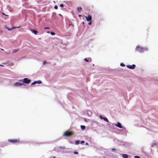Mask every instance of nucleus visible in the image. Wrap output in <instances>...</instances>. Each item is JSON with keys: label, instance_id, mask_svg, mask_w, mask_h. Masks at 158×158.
Here are the masks:
<instances>
[{"label": "nucleus", "instance_id": "f257e3e1", "mask_svg": "<svg viewBox=\"0 0 158 158\" xmlns=\"http://www.w3.org/2000/svg\"><path fill=\"white\" fill-rule=\"evenodd\" d=\"M135 50L137 52H139L141 53L145 51H147V48H142L139 46H138L136 47Z\"/></svg>", "mask_w": 158, "mask_h": 158}, {"label": "nucleus", "instance_id": "f03ea898", "mask_svg": "<svg viewBox=\"0 0 158 158\" xmlns=\"http://www.w3.org/2000/svg\"><path fill=\"white\" fill-rule=\"evenodd\" d=\"M73 134V132L72 131H66L64 133V135L67 137L70 136Z\"/></svg>", "mask_w": 158, "mask_h": 158}, {"label": "nucleus", "instance_id": "7ed1b4c3", "mask_svg": "<svg viewBox=\"0 0 158 158\" xmlns=\"http://www.w3.org/2000/svg\"><path fill=\"white\" fill-rule=\"evenodd\" d=\"M8 141L13 143H18L19 141V139H9L8 140Z\"/></svg>", "mask_w": 158, "mask_h": 158}, {"label": "nucleus", "instance_id": "20e7f679", "mask_svg": "<svg viewBox=\"0 0 158 158\" xmlns=\"http://www.w3.org/2000/svg\"><path fill=\"white\" fill-rule=\"evenodd\" d=\"M30 81L31 80L27 78H24L23 81V82L26 84H28Z\"/></svg>", "mask_w": 158, "mask_h": 158}, {"label": "nucleus", "instance_id": "39448f33", "mask_svg": "<svg viewBox=\"0 0 158 158\" xmlns=\"http://www.w3.org/2000/svg\"><path fill=\"white\" fill-rule=\"evenodd\" d=\"M85 17L87 21H91L92 19L91 15H88L87 16H85Z\"/></svg>", "mask_w": 158, "mask_h": 158}, {"label": "nucleus", "instance_id": "423d86ee", "mask_svg": "<svg viewBox=\"0 0 158 158\" xmlns=\"http://www.w3.org/2000/svg\"><path fill=\"white\" fill-rule=\"evenodd\" d=\"M127 67L131 69H134L135 67V65L134 64H133L132 65H127Z\"/></svg>", "mask_w": 158, "mask_h": 158}, {"label": "nucleus", "instance_id": "0eeeda50", "mask_svg": "<svg viewBox=\"0 0 158 158\" xmlns=\"http://www.w3.org/2000/svg\"><path fill=\"white\" fill-rule=\"evenodd\" d=\"M14 85L15 86H19L22 85H24V84L23 83H22L18 82H16L14 83Z\"/></svg>", "mask_w": 158, "mask_h": 158}, {"label": "nucleus", "instance_id": "6e6552de", "mask_svg": "<svg viewBox=\"0 0 158 158\" xmlns=\"http://www.w3.org/2000/svg\"><path fill=\"white\" fill-rule=\"evenodd\" d=\"M42 83V81L40 80H38L37 81H34L32 84L31 85H34L38 83L39 84H41Z\"/></svg>", "mask_w": 158, "mask_h": 158}, {"label": "nucleus", "instance_id": "1a4fd4ad", "mask_svg": "<svg viewBox=\"0 0 158 158\" xmlns=\"http://www.w3.org/2000/svg\"><path fill=\"white\" fill-rule=\"evenodd\" d=\"M99 117L101 119H103L106 122H108V120L106 118L103 117L101 115H100Z\"/></svg>", "mask_w": 158, "mask_h": 158}, {"label": "nucleus", "instance_id": "9d476101", "mask_svg": "<svg viewBox=\"0 0 158 158\" xmlns=\"http://www.w3.org/2000/svg\"><path fill=\"white\" fill-rule=\"evenodd\" d=\"M116 126L120 128H122L121 124L119 123H117V124H116Z\"/></svg>", "mask_w": 158, "mask_h": 158}, {"label": "nucleus", "instance_id": "9b49d317", "mask_svg": "<svg viewBox=\"0 0 158 158\" xmlns=\"http://www.w3.org/2000/svg\"><path fill=\"white\" fill-rule=\"evenodd\" d=\"M20 27V26H19V27H12V28L10 29V28H8L7 27V29H8V31H11V30H12V29H15V28H19Z\"/></svg>", "mask_w": 158, "mask_h": 158}, {"label": "nucleus", "instance_id": "f8f14e48", "mask_svg": "<svg viewBox=\"0 0 158 158\" xmlns=\"http://www.w3.org/2000/svg\"><path fill=\"white\" fill-rule=\"evenodd\" d=\"M122 156L123 158H128V155L127 154H123Z\"/></svg>", "mask_w": 158, "mask_h": 158}, {"label": "nucleus", "instance_id": "ddd939ff", "mask_svg": "<svg viewBox=\"0 0 158 158\" xmlns=\"http://www.w3.org/2000/svg\"><path fill=\"white\" fill-rule=\"evenodd\" d=\"M31 31L32 33H33L35 35H36L37 33H38V32L37 31L34 30H32Z\"/></svg>", "mask_w": 158, "mask_h": 158}, {"label": "nucleus", "instance_id": "4468645a", "mask_svg": "<svg viewBox=\"0 0 158 158\" xmlns=\"http://www.w3.org/2000/svg\"><path fill=\"white\" fill-rule=\"evenodd\" d=\"M77 10L79 12H80L82 10V8L81 7H77Z\"/></svg>", "mask_w": 158, "mask_h": 158}, {"label": "nucleus", "instance_id": "2eb2a0df", "mask_svg": "<svg viewBox=\"0 0 158 158\" xmlns=\"http://www.w3.org/2000/svg\"><path fill=\"white\" fill-rule=\"evenodd\" d=\"M81 128L82 130H85V127L84 125H81Z\"/></svg>", "mask_w": 158, "mask_h": 158}, {"label": "nucleus", "instance_id": "dca6fc26", "mask_svg": "<svg viewBox=\"0 0 158 158\" xmlns=\"http://www.w3.org/2000/svg\"><path fill=\"white\" fill-rule=\"evenodd\" d=\"M75 143L76 144H78L80 142L79 140L75 141Z\"/></svg>", "mask_w": 158, "mask_h": 158}, {"label": "nucleus", "instance_id": "f3484780", "mask_svg": "<svg viewBox=\"0 0 158 158\" xmlns=\"http://www.w3.org/2000/svg\"><path fill=\"white\" fill-rule=\"evenodd\" d=\"M69 26L70 27H71L72 28H73V25L72 23L70 24L69 25Z\"/></svg>", "mask_w": 158, "mask_h": 158}, {"label": "nucleus", "instance_id": "a211bd4d", "mask_svg": "<svg viewBox=\"0 0 158 158\" xmlns=\"http://www.w3.org/2000/svg\"><path fill=\"white\" fill-rule=\"evenodd\" d=\"M18 50H17V49H15V50H13V51H12V53H13L15 52H16L18 51Z\"/></svg>", "mask_w": 158, "mask_h": 158}, {"label": "nucleus", "instance_id": "6ab92c4d", "mask_svg": "<svg viewBox=\"0 0 158 158\" xmlns=\"http://www.w3.org/2000/svg\"><path fill=\"white\" fill-rule=\"evenodd\" d=\"M84 60L85 61L87 62H88L89 61V60H87V58H85V59H84Z\"/></svg>", "mask_w": 158, "mask_h": 158}, {"label": "nucleus", "instance_id": "aec40b11", "mask_svg": "<svg viewBox=\"0 0 158 158\" xmlns=\"http://www.w3.org/2000/svg\"><path fill=\"white\" fill-rule=\"evenodd\" d=\"M121 66H125V64L123 63H121L120 64Z\"/></svg>", "mask_w": 158, "mask_h": 158}, {"label": "nucleus", "instance_id": "412c9836", "mask_svg": "<svg viewBox=\"0 0 158 158\" xmlns=\"http://www.w3.org/2000/svg\"><path fill=\"white\" fill-rule=\"evenodd\" d=\"M116 149H115V148H112V149H111V150H112V151H114V152H115V151H116Z\"/></svg>", "mask_w": 158, "mask_h": 158}, {"label": "nucleus", "instance_id": "4be33fe9", "mask_svg": "<svg viewBox=\"0 0 158 158\" xmlns=\"http://www.w3.org/2000/svg\"><path fill=\"white\" fill-rule=\"evenodd\" d=\"M64 6V5L63 4H60V7H62Z\"/></svg>", "mask_w": 158, "mask_h": 158}, {"label": "nucleus", "instance_id": "5701e85b", "mask_svg": "<svg viewBox=\"0 0 158 158\" xmlns=\"http://www.w3.org/2000/svg\"><path fill=\"white\" fill-rule=\"evenodd\" d=\"M50 33L52 35H55V33L53 32H51Z\"/></svg>", "mask_w": 158, "mask_h": 158}, {"label": "nucleus", "instance_id": "b1692460", "mask_svg": "<svg viewBox=\"0 0 158 158\" xmlns=\"http://www.w3.org/2000/svg\"><path fill=\"white\" fill-rule=\"evenodd\" d=\"M74 154H78V152H77L74 151Z\"/></svg>", "mask_w": 158, "mask_h": 158}, {"label": "nucleus", "instance_id": "393cba45", "mask_svg": "<svg viewBox=\"0 0 158 158\" xmlns=\"http://www.w3.org/2000/svg\"><path fill=\"white\" fill-rule=\"evenodd\" d=\"M90 22L88 23V25H90L92 23V22L91 21H89Z\"/></svg>", "mask_w": 158, "mask_h": 158}, {"label": "nucleus", "instance_id": "a878e982", "mask_svg": "<svg viewBox=\"0 0 158 158\" xmlns=\"http://www.w3.org/2000/svg\"><path fill=\"white\" fill-rule=\"evenodd\" d=\"M55 9H57L58 8V7L57 6H55L54 7Z\"/></svg>", "mask_w": 158, "mask_h": 158}, {"label": "nucleus", "instance_id": "bb28decb", "mask_svg": "<svg viewBox=\"0 0 158 158\" xmlns=\"http://www.w3.org/2000/svg\"><path fill=\"white\" fill-rule=\"evenodd\" d=\"M84 143V141H81V143L82 144V143Z\"/></svg>", "mask_w": 158, "mask_h": 158}, {"label": "nucleus", "instance_id": "cd10ccee", "mask_svg": "<svg viewBox=\"0 0 158 158\" xmlns=\"http://www.w3.org/2000/svg\"><path fill=\"white\" fill-rule=\"evenodd\" d=\"M49 28L48 27H45L44 28V29H49Z\"/></svg>", "mask_w": 158, "mask_h": 158}, {"label": "nucleus", "instance_id": "c85d7f7f", "mask_svg": "<svg viewBox=\"0 0 158 158\" xmlns=\"http://www.w3.org/2000/svg\"><path fill=\"white\" fill-rule=\"evenodd\" d=\"M46 63V61H44L43 62V64H45Z\"/></svg>", "mask_w": 158, "mask_h": 158}, {"label": "nucleus", "instance_id": "c756f323", "mask_svg": "<svg viewBox=\"0 0 158 158\" xmlns=\"http://www.w3.org/2000/svg\"><path fill=\"white\" fill-rule=\"evenodd\" d=\"M135 157L137 158H140L138 156H135Z\"/></svg>", "mask_w": 158, "mask_h": 158}, {"label": "nucleus", "instance_id": "7c9ffc66", "mask_svg": "<svg viewBox=\"0 0 158 158\" xmlns=\"http://www.w3.org/2000/svg\"><path fill=\"white\" fill-rule=\"evenodd\" d=\"M85 144H86V145H88V143H85Z\"/></svg>", "mask_w": 158, "mask_h": 158}, {"label": "nucleus", "instance_id": "2f4dec72", "mask_svg": "<svg viewBox=\"0 0 158 158\" xmlns=\"http://www.w3.org/2000/svg\"><path fill=\"white\" fill-rule=\"evenodd\" d=\"M78 16H79V17H81V15H78Z\"/></svg>", "mask_w": 158, "mask_h": 158}, {"label": "nucleus", "instance_id": "473e14b6", "mask_svg": "<svg viewBox=\"0 0 158 158\" xmlns=\"http://www.w3.org/2000/svg\"><path fill=\"white\" fill-rule=\"evenodd\" d=\"M2 13V14H3V15H5V14H4L3 13Z\"/></svg>", "mask_w": 158, "mask_h": 158}, {"label": "nucleus", "instance_id": "72a5a7b5", "mask_svg": "<svg viewBox=\"0 0 158 158\" xmlns=\"http://www.w3.org/2000/svg\"><path fill=\"white\" fill-rule=\"evenodd\" d=\"M82 24H84V22H83V23H82Z\"/></svg>", "mask_w": 158, "mask_h": 158}, {"label": "nucleus", "instance_id": "f704fd0d", "mask_svg": "<svg viewBox=\"0 0 158 158\" xmlns=\"http://www.w3.org/2000/svg\"><path fill=\"white\" fill-rule=\"evenodd\" d=\"M60 16H62L60 14Z\"/></svg>", "mask_w": 158, "mask_h": 158}, {"label": "nucleus", "instance_id": "c9c22d12", "mask_svg": "<svg viewBox=\"0 0 158 158\" xmlns=\"http://www.w3.org/2000/svg\"><path fill=\"white\" fill-rule=\"evenodd\" d=\"M1 50H3H3H3V49H1Z\"/></svg>", "mask_w": 158, "mask_h": 158}, {"label": "nucleus", "instance_id": "e433bc0d", "mask_svg": "<svg viewBox=\"0 0 158 158\" xmlns=\"http://www.w3.org/2000/svg\"><path fill=\"white\" fill-rule=\"evenodd\" d=\"M53 158H56L55 157H54Z\"/></svg>", "mask_w": 158, "mask_h": 158}]
</instances>
